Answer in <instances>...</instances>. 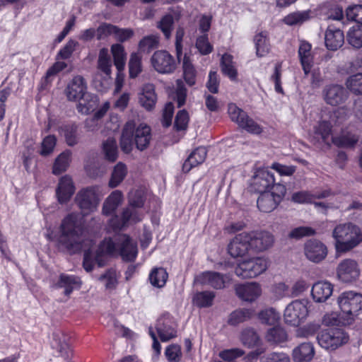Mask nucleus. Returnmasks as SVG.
I'll return each mask as SVG.
<instances>
[{
    "label": "nucleus",
    "mask_w": 362,
    "mask_h": 362,
    "mask_svg": "<svg viewBox=\"0 0 362 362\" xmlns=\"http://www.w3.org/2000/svg\"><path fill=\"white\" fill-rule=\"evenodd\" d=\"M119 251L123 260L134 261L137 255V246L128 235L119 234L115 237V241L111 238L105 239L98 246L95 255L89 249L85 251L83 266L86 272L92 271L94 264L99 267L105 264L106 257Z\"/></svg>",
    "instance_id": "f257e3e1"
},
{
    "label": "nucleus",
    "mask_w": 362,
    "mask_h": 362,
    "mask_svg": "<svg viewBox=\"0 0 362 362\" xmlns=\"http://www.w3.org/2000/svg\"><path fill=\"white\" fill-rule=\"evenodd\" d=\"M59 243L71 253L77 252L83 249L81 235L83 226L78 214H71L66 216L61 224Z\"/></svg>",
    "instance_id": "f03ea898"
},
{
    "label": "nucleus",
    "mask_w": 362,
    "mask_h": 362,
    "mask_svg": "<svg viewBox=\"0 0 362 362\" xmlns=\"http://www.w3.org/2000/svg\"><path fill=\"white\" fill-rule=\"evenodd\" d=\"M87 88L85 78L77 75L68 82L64 90V94L69 101L78 102L82 99L88 101L87 103H79L77 105L78 111L85 115L93 111L98 102L97 97L89 94Z\"/></svg>",
    "instance_id": "7ed1b4c3"
},
{
    "label": "nucleus",
    "mask_w": 362,
    "mask_h": 362,
    "mask_svg": "<svg viewBox=\"0 0 362 362\" xmlns=\"http://www.w3.org/2000/svg\"><path fill=\"white\" fill-rule=\"evenodd\" d=\"M334 247L337 252H346L362 242L360 228L351 223H339L332 230Z\"/></svg>",
    "instance_id": "20e7f679"
},
{
    "label": "nucleus",
    "mask_w": 362,
    "mask_h": 362,
    "mask_svg": "<svg viewBox=\"0 0 362 362\" xmlns=\"http://www.w3.org/2000/svg\"><path fill=\"white\" fill-rule=\"evenodd\" d=\"M145 201V192L143 189L132 190L129 194L130 206L124 209L122 216H115L110 221V226L114 229H121L129 223H136L141 220L134 207H142Z\"/></svg>",
    "instance_id": "39448f33"
},
{
    "label": "nucleus",
    "mask_w": 362,
    "mask_h": 362,
    "mask_svg": "<svg viewBox=\"0 0 362 362\" xmlns=\"http://www.w3.org/2000/svg\"><path fill=\"white\" fill-rule=\"evenodd\" d=\"M337 303L344 318V325H349L362 311V294L354 291H345L337 298Z\"/></svg>",
    "instance_id": "423d86ee"
},
{
    "label": "nucleus",
    "mask_w": 362,
    "mask_h": 362,
    "mask_svg": "<svg viewBox=\"0 0 362 362\" xmlns=\"http://www.w3.org/2000/svg\"><path fill=\"white\" fill-rule=\"evenodd\" d=\"M269 265V261L266 257L250 258L240 262L235 269V273L242 279L255 278L263 274Z\"/></svg>",
    "instance_id": "0eeeda50"
},
{
    "label": "nucleus",
    "mask_w": 362,
    "mask_h": 362,
    "mask_svg": "<svg viewBox=\"0 0 362 362\" xmlns=\"http://www.w3.org/2000/svg\"><path fill=\"white\" fill-rule=\"evenodd\" d=\"M286 192V187L281 184L274 185L270 192H264L259 194L257 205L259 211L270 213L280 204Z\"/></svg>",
    "instance_id": "6e6552de"
},
{
    "label": "nucleus",
    "mask_w": 362,
    "mask_h": 362,
    "mask_svg": "<svg viewBox=\"0 0 362 362\" xmlns=\"http://www.w3.org/2000/svg\"><path fill=\"white\" fill-rule=\"evenodd\" d=\"M228 112L230 119L246 132L253 134L262 133V127L235 103H230L228 105Z\"/></svg>",
    "instance_id": "1a4fd4ad"
},
{
    "label": "nucleus",
    "mask_w": 362,
    "mask_h": 362,
    "mask_svg": "<svg viewBox=\"0 0 362 362\" xmlns=\"http://www.w3.org/2000/svg\"><path fill=\"white\" fill-rule=\"evenodd\" d=\"M320 346L327 350H335L349 341L348 334L341 329H327L318 334L317 337Z\"/></svg>",
    "instance_id": "9d476101"
},
{
    "label": "nucleus",
    "mask_w": 362,
    "mask_h": 362,
    "mask_svg": "<svg viewBox=\"0 0 362 362\" xmlns=\"http://www.w3.org/2000/svg\"><path fill=\"white\" fill-rule=\"evenodd\" d=\"M308 315V301L306 300H295L285 308L284 321L292 326H298Z\"/></svg>",
    "instance_id": "9b49d317"
},
{
    "label": "nucleus",
    "mask_w": 362,
    "mask_h": 362,
    "mask_svg": "<svg viewBox=\"0 0 362 362\" xmlns=\"http://www.w3.org/2000/svg\"><path fill=\"white\" fill-rule=\"evenodd\" d=\"M76 202L84 215L95 211L100 202L95 187H87L78 192Z\"/></svg>",
    "instance_id": "f8f14e48"
},
{
    "label": "nucleus",
    "mask_w": 362,
    "mask_h": 362,
    "mask_svg": "<svg viewBox=\"0 0 362 362\" xmlns=\"http://www.w3.org/2000/svg\"><path fill=\"white\" fill-rule=\"evenodd\" d=\"M230 281V276L228 274H221L216 272H204L194 277V283L208 286L215 289H222L226 284Z\"/></svg>",
    "instance_id": "ddd939ff"
},
{
    "label": "nucleus",
    "mask_w": 362,
    "mask_h": 362,
    "mask_svg": "<svg viewBox=\"0 0 362 362\" xmlns=\"http://www.w3.org/2000/svg\"><path fill=\"white\" fill-rule=\"evenodd\" d=\"M322 97L327 104L338 106L346 101L349 93L342 86L332 83L324 87Z\"/></svg>",
    "instance_id": "4468645a"
},
{
    "label": "nucleus",
    "mask_w": 362,
    "mask_h": 362,
    "mask_svg": "<svg viewBox=\"0 0 362 362\" xmlns=\"http://www.w3.org/2000/svg\"><path fill=\"white\" fill-rule=\"evenodd\" d=\"M151 64L154 69L160 74L172 73L176 67L173 57L165 50H158L151 57Z\"/></svg>",
    "instance_id": "2eb2a0df"
},
{
    "label": "nucleus",
    "mask_w": 362,
    "mask_h": 362,
    "mask_svg": "<svg viewBox=\"0 0 362 362\" xmlns=\"http://www.w3.org/2000/svg\"><path fill=\"white\" fill-rule=\"evenodd\" d=\"M276 184L273 173L266 169H259L252 177L251 187L255 192L262 194L272 191L273 186Z\"/></svg>",
    "instance_id": "dca6fc26"
},
{
    "label": "nucleus",
    "mask_w": 362,
    "mask_h": 362,
    "mask_svg": "<svg viewBox=\"0 0 362 362\" xmlns=\"http://www.w3.org/2000/svg\"><path fill=\"white\" fill-rule=\"evenodd\" d=\"M339 279L345 283L356 281L360 275V269L356 261L352 259L342 260L337 268Z\"/></svg>",
    "instance_id": "f3484780"
},
{
    "label": "nucleus",
    "mask_w": 362,
    "mask_h": 362,
    "mask_svg": "<svg viewBox=\"0 0 362 362\" xmlns=\"http://www.w3.org/2000/svg\"><path fill=\"white\" fill-rule=\"evenodd\" d=\"M250 249L257 252L267 250L274 243L273 235L264 230H255L247 233Z\"/></svg>",
    "instance_id": "a211bd4d"
},
{
    "label": "nucleus",
    "mask_w": 362,
    "mask_h": 362,
    "mask_svg": "<svg viewBox=\"0 0 362 362\" xmlns=\"http://www.w3.org/2000/svg\"><path fill=\"white\" fill-rule=\"evenodd\" d=\"M250 249L247 232L236 235L230 242L228 246L229 255L234 257H240L245 255Z\"/></svg>",
    "instance_id": "6ab92c4d"
},
{
    "label": "nucleus",
    "mask_w": 362,
    "mask_h": 362,
    "mask_svg": "<svg viewBox=\"0 0 362 362\" xmlns=\"http://www.w3.org/2000/svg\"><path fill=\"white\" fill-rule=\"evenodd\" d=\"M235 290L238 298L247 302L256 300L262 294V286L257 282L238 284Z\"/></svg>",
    "instance_id": "aec40b11"
},
{
    "label": "nucleus",
    "mask_w": 362,
    "mask_h": 362,
    "mask_svg": "<svg viewBox=\"0 0 362 362\" xmlns=\"http://www.w3.org/2000/svg\"><path fill=\"white\" fill-rule=\"evenodd\" d=\"M344 42V35L341 30V26L335 27L333 24H329L325 36L326 47L329 50L335 51L340 48Z\"/></svg>",
    "instance_id": "412c9836"
},
{
    "label": "nucleus",
    "mask_w": 362,
    "mask_h": 362,
    "mask_svg": "<svg viewBox=\"0 0 362 362\" xmlns=\"http://www.w3.org/2000/svg\"><path fill=\"white\" fill-rule=\"evenodd\" d=\"M157 333L163 342L168 341L177 336V331L169 315L160 317L156 323Z\"/></svg>",
    "instance_id": "4be33fe9"
},
{
    "label": "nucleus",
    "mask_w": 362,
    "mask_h": 362,
    "mask_svg": "<svg viewBox=\"0 0 362 362\" xmlns=\"http://www.w3.org/2000/svg\"><path fill=\"white\" fill-rule=\"evenodd\" d=\"M305 254L309 260L313 262H320L326 257L327 249L320 241L309 240L305 245Z\"/></svg>",
    "instance_id": "5701e85b"
},
{
    "label": "nucleus",
    "mask_w": 362,
    "mask_h": 362,
    "mask_svg": "<svg viewBox=\"0 0 362 362\" xmlns=\"http://www.w3.org/2000/svg\"><path fill=\"white\" fill-rule=\"evenodd\" d=\"M74 192L75 187L72 179L68 175L61 177L56 189V194L59 202L64 204L69 201Z\"/></svg>",
    "instance_id": "b1692460"
},
{
    "label": "nucleus",
    "mask_w": 362,
    "mask_h": 362,
    "mask_svg": "<svg viewBox=\"0 0 362 362\" xmlns=\"http://www.w3.org/2000/svg\"><path fill=\"white\" fill-rule=\"evenodd\" d=\"M333 285L327 281H317L313 284L311 294L313 300L317 303L325 302L333 293Z\"/></svg>",
    "instance_id": "393cba45"
},
{
    "label": "nucleus",
    "mask_w": 362,
    "mask_h": 362,
    "mask_svg": "<svg viewBox=\"0 0 362 362\" xmlns=\"http://www.w3.org/2000/svg\"><path fill=\"white\" fill-rule=\"evenodd\" d=\"M133 136L136 148L140 151L146 149L151 140L150 127L141 124L136 128L134 127Z\"/></svg>",
    "instance_id": "a878e982"
},
{
    "label": "nucleus",
    "mask_w": 362,
    "mask_h": 362,
    "mask_svg": "<svg viewBox=\"0 0 362 362\" xmlns=\"http://www.w3.org/2000/svg\"><path fill=\"white\" fill-rule=\"evenodd\" d=\"M157 101V95L155 92V86L152 83L145 84L139 95L140 105L146 110L154 108Z\"/></svg>",
    "instance_id": "bb28decb"
},
{
    "label": "nucleus",
    "mask_w": 362,
    "mask_h": 362,
    "mask_svg": "<svg viewBox=\"0 0 362 362\" xmlns=\"http://www.w3.org/2000/svg\"><path fill=\"white\" fill-rule=\"evenodd\" d=\"M315 356L314 346L311 343L304 342L293 349L292 351L294 362H310Z\"/></svg>",
    "instance_id": "cd10ccee"
},
{
    "label": "nucleus",
    "mask_w": 362,
    "mask_h": 362,
    "mask_svg": "<svg viewBox=\"0 0 362 362\" xmlns=\"http://www.w3.org/2000/svg\"><path fill=\"white\" fill-rule=\"evenodd\" d=\"M207 151L206 148L200 146L197 148L188 156L182 165V170L188 173L192 168L202 164L206 159Z\"/></svg>",
    "instance_id": "c85d7f7f"
},
{
    "label": "nucleus",
    "mask_w": 362,
    "mask_h": 362,
    "mask_svg": "<svg viewBox=\"0 0 362 362\" xmlns=\"http://www.w3.org/2000/svg\"><path fill=\"white\" fill-rule=\"evenodd\" d=\"M81 286V280L78 276L62 274L59 276V281L56 284L57 288L64 289V293L69 296L74 289H78Z\"/></svg>",
    "instance_id": "c756f323"
},
{
    "label": "nucleus",
    "mask_w": 362,
    "mask_h": 362,
    "mask_svg": "<svg viewBox=\"0 0 362 362\" xmlns=\"http://www.w3.org/2000/svg\"><path fill=\"white\" fill-rule=\"evenodd\" d=\"M298 55L303 70L308 75L311 70L313 64V58L311 54V45L307 42H302L298 49Z\"/></svg>",
    "instance_id": "7c9ffc66"
},
{
    "label": "nucleus",
    "mask_w": 362,
    "mask_h": 362,
    "mask_svg": "<svg viewBox=\"0 0 362 362\" xmlns=\"http://www.w3.org/2000/svg\"><path fill=\"white\" fill-rule=\"evenodd\" d=\"M265 339L272 344L281 345L288 341V334L284 327L276 326L267 330Z\"/></svg>",
    "instance_id": "2f4dec72"
},
{
    "label": "nucleus",
    "mask_w": 362,
    "mask_h": 362,
    "mask_svg": "<svg viewBox=\"0 0 362 362\" xmlns=\"http://www.w3.org/2000/svg\"><path fill=\"white\" fill-rule=\"evenodd\" d=\"M134 129V122L133 121L127 122L123 129L120 139V147L126 153H129L133 146V132Z\"/></svg>",
    "instance_id": "473e14b6"
},
{
    "label": "nucleus",
    "mask_w": 362,
    "mask_h": 362,
    "mask_svg": "<svg viewBox=\"0 0 362 362\" xmlns=\"http://www.w3.org/2000/svg\"><path fill=\"white\" fill-rule=\"evenodd\" d=\"M122 199L123 195L120 191H113L103 203V214L106 216L112 214L121 204Z\"/></svg>",
    "instance_id": "72a5a7b5"
},
{
    "label": "nucleus",
    "mask_w": 362,
    "mask_h": 362,
    "mask_svg": "<svg viewBox=\"0 0 362 362\" xmlns=\"http://www.w3.org/2000/svg\"><path fill=\"white\" fill-rule=\"evenodd\" d=\"M52 346L54 349H56L60 355L66 360L69 359L72 355V351L66 341V337L60 333L55 332L53 334Z\"/></svg>",
    "instance_id": "f704fd0d"
},
{
    "label": "nucleus",
    "mask_w": 362,
    "mask_h": 362,
    "mask_svg": "<svg viewBox=\"0 0 362 362\" xmlns=\"http://www.w3.org/2000/svg\"><path fill=\"white\" fill-rule=\"evenodd\" d=\"M215 297L216 295L214 291H199L193 296L192 303L199 308H209L212 306Z\"/></svg>",
    "instance_id": "c9c22d12"
},
{
    "label": "nucleus",
    "mask_w": 362,
    "mask_h": 362,
    "mask_svg": "<svg viewBox=\"0 0 362 362\" xmlns=\"http://www.w3.org/2000/svg\"><path fill=\"white\" fill-rule=\"evenodd\" d=\"M256 54L259 57L266 56L270 50V45L266 32H260L254 37Z\"/></svg>",
    "instance_id": "e433bc0d"
},
{
    "label": "nucleus",
    "mask_w": 362,
    "mask_h": 362,
    "mask_svg": "<svg viewBox=\"0 0 362 362\" xmlns=\"http://www.w3.org/2000/svg\"><path fill=\"white\" fill-rule=\"evenodd\" d=\"M168 274L163 267L153 268L148 276L151 284L156 288H163L168 280Z\"/></svg>",
    "instance_id": "4c0bfd02"
},
{
    "label": "nucleus",
    "mask_w": 362,
    "mask_h": 362,
    "mask_svg": "<svg viewBox=\"0 0 362 362\" xmlns=\"http://www.w3.org/2000/svg\"><path fill=\"white\" fill-rule=\"evenodd\" d=\"M315 138L329 145V138L332 134V124L328 121H320L314 127Z\"/></svg>",
    "instance_id": "58836bf2"
},
{
    "label": "nucleus",
    "mask_w": 362,
    "mask_h": 362,
    "mask_svg": "<svg viewBox=\"0 0 362 362\" xmlns=\"http://www.w3.org/2000/svg\"><path fill=\"white\" fill-rule=\"evenodd\" d=\"M111 52L114 59V64L119 71L124 69L127 54L124 51V47L120 44H115L111 47Z\"/></svg>",
    "instance_id": "ea45409f"
},
{
    "label": "nucleus",
    "mask_w": 362,
    "mask_h": 362,
    "mask_svg": "<svg viewBox=\"0 0 362 362\" xmlns=\"http://www.w3.org/2000/svg\"><path fill=\"white\" fill-rule=\"evenodd\" d=\"M127 174L126 165L122 163H118L113 168L111 177L109 181V187L111 188L117 187L124 180Z\"/></svg>",
    "instance_id": "a19ab883"
},
{
    "label": "nucleus",
    "mask_w": 362,
    "mask_h": 362,
    "mask_svg": "<svg viewBox=\"0 0 362 362\" xmlns=\"http://www.w3.org/2000/svg\"><path fill=\"white\" fill-rule=\"evenodd\" d=\"M71 152L65 151L60 153L55 159L52 172L54 175H59L66 171L69 165Z\"/></svg>",
    "instance_id": "79ce46f5"
},
{
    "label": "nucleus",
    "mask_w": 362,
    "mask_h": 362,
    "mask_svg": "<svg viewBox=\"0 0 362 362\" xmlns=\"http://www.w3.org/2000/svg\"><path fill=\"white\" fill-rule=\"evenodd\" d=\"M222 72L230 80L234 81L237 78V70L234 66L233 56L229 54H224L221 60Z\"/></svg>",
    "instance_id": "37998d69"
},
{
    "label": "nucleus",
    "mask_w": 362,
    "mask_h": 362,
    "mask_svg": "<svg viewBox=\"0 0 362 362\" xmlns=\"http://www.w3.org/2000/svg\"><path fill=\"white\" fill-rule=\"evenodd\" d=\"M347 40L355 48L362 47V25H356L349 29Z\"/></svg>",
    "instance_id": "c03bdc74"
},
{
    "label": "nucleus",
    "mask_w": 362,
    "mask_h": 362,
    "mask_svg": "<svg viewBox=\"0 0 362 362\" xmlns=\"http://www.w3.org/2000/svg\"><path fill=\"white\" fill-rule=\"evenodd\" d=\"M119 275L116 270L110 269L99 277V280L104 284L106 289H115L118 284Z\"/></svg>",
    "instance_id": "a18cd8bd"
},
{
    "label": "nucleus",
    "mask_w": 362,
    "mask_h": 362,
    "mask_svg": "<svg viewBox=\"0 0 362 362\" xmlns=\"http://www.w3.org/2000/svg\"><path fill=\"white\" fill-rule=\"evenodd\" d=\"M358 141V137L351 133L344 134L339 136L332 137V142L339 146L348 148L354 146Z\"/></svg>",
    "instance_id": "49530a36"
},
{
    "label": "nucleus",
    "mask_w": 362,
    "mask_h": 362,
    "mask_svg": "<svg viewBox=\"0 0 362 362\" xmlns=\"http://www.w3.org/2000/svg\"><path fill=\"white\" fill-rule=\"evenodd\" d=\"M310 18V11H296L288 14L284 17L283 21L288 25H294L301 24L308 20Z\"/></svg>",
    "instance_id": "de8ad7c7"
},
{
    "label": "nucleus",
    "mask_w": 362,
    "mask_h": 362,
    "mask_svg": "<svg viewBox=\"0 0 362 362\" xmlns=\"http://www.w3.org/2000/svg\"><path fill=\"white\" fill-rule=\"evenodd\" d=\"M252 315V310L250 309H238L233 311L229 317L228 323L236 325L250 319Z\"/></svg>",
    "instance_id": "09e8293b"
},
{
    "label": "nucleus",
    "mask_w": 362,
    "mask_h": 362,
    "mask_svg": "<svg viewBox=\"0 0 362 362\" xmlns=\"http://www.w3.org/2000/svg\"><path fill=\"white\" fill-rule=\"evenodd\" d=\"M346 88L356 95H362V74L350 76L346 81Z\"/></svg>",
    "instance_id": "8fccbe9b"
},
{
    "label": "nucleus",
    "mask_w": 362,
    "mask_h": 362,
    "mask_svg": "<svg viewBox=\"0 0 362 362\" xmlns=\"http://www.w3.org/2000/svg\"><path fill=\"white\" fill-rule=\"evenodd\" d=\"M159 37L155 35H151L144 37L139 43V49L143 52H150L158 47Z\"/></svg>",
    "instance_id": "3c124183"
},
{
    "label": "nucleus",
    "mask_w": 362,
    "mask_h": 362,
    "mask_svg": "<svg viewBox=\"0 0 362 362\" xmlns=\"http://www.w3.org/2000/svg\"><path fill=\"white\" fill-rule=\"evenodd\" d=\"M240 340L245 346L252 348L257 345L259 337L253 329L247 328L243 331Z\"/></svg>",
    "instance_id": "603ef678"
},
{
    "label": "nucleus",
    "mask_w": 362,
    "mask_h": 362,
    "mask_svg": "<svg viewBox=\"0 0 362 362\" xmlns=\"http://www.w3.org/2000/svg\"><path fill=\"white\" fill-rule=\"evenodd\" d=\"M182 68L185 80L189 86L194 85L195 83V70L189 58L186 55L184 56L182 59Z\"/></svg>",
    "instance_id": "864d4df0"
},
{
    "label": "nucleus",
    "mask_w": 362,
    "mask_h": 362,
    "mask_svg": "<svg viewBox=\"0 0 362 362\" xmlns=\"http://www.w3.org/2000/svg\"><path fill=\"white\" fill-rule=\"evenodd\" d=\"M103 148L106 159L112 162L116 160L117 158V146L114 139L108 138L103 143Z\"/></svg>",
    "instance_id": "5fc2aeb1"
},
{
    "label": "nucleus",
    "mask_w": 362,
    "mask_h": 362,
    "mask_svg": "<svg viewBox=\"0 0 362 362\" xmlns=\"http://www.w3.org/2000/svg\"><path fill=\"white\" fill-rule=\"evenodd\" d=\"M111 59L108 54V50L103 48L100 50L98 57V68L107 75L111 74Z\"/></svg>",
    "instance_id": "6e6d98bb"
},
{
    "label": "nucleus",
    "mask_w": 362,
    "mask_h": 362,
    "mask_svg": "<svg viewBox=\"0 0 362 362\" xmlns=\"http://www.w3.org/2000/svg\"><path fill=\"white\" fill-rule=\"evenodd\" d=\"M142 70L141 57L138 53H132L129 62V72L131 78H136Z\"/></svg>",
    "instance_id": "4d7b16f0"
},
{
    "label": "nucleus",
    "mask_w": 362,
    "mask_h": 362,
    "mask_svg": "<svg viewBox=\"0 0 362 362\" xmlns=\"http://www.w3.org/2000/svg\"><path fill=\"white\" fill-rule=\"evenodd\" d=\"M164 354L168 362H180L182 357L181 346L176 344L168 346Z\"/></svg>",
    "instance_id": "13d9d810"
},
{
    "label": "nucleus",
    "mask_w": 362,
    "mask_h": 362,
    "mask_svg": "<svg viewBox=\"0 0 362 362\" xmlns=\"http://www.w3.org/2000/svg\"><path fill=\"white\" fill-rule=\"evenodd\" d=\"M174 23V19L172 15L164 16L158 24V28L163 32L165 37L168 40L171 37V31Z\"/></svg>",
    "instance_id": "bf43d9fd"
},
{
    "label": "nucleus",
    "mask_w": 362,
    "mask_h": 362,
    "mask_svg": "<svg viewBox=\"0 0 362 362\" xmlns=\"http://www.w3.org/2000/svg\"><path fill=\"white\" fill-rule=\"evenodd\" d=\"M259 318L263 323L273 325L279 319V314L274 308H268L259 313Z\"/></svg>",
    "instance_id": "052dcab7"
},
{
    "label": "nucleus",
    "mask_w": 362,
    "mask_h": 362,
    "mask_svg": "<svg viewBox=\"0 0 362 362\" xmlns=\"http://www.w3.org/2000/svg\"><path fill=\"white\" fill-rule=\"evenodd\" d=\"M116 25L110 23H103L96 30L97 40H100L108 37L110 35L115 36Z\"/></svg>",
    "instance_id": "680f3d73"
},
{
    "label": "nucleus",
    "mask_w": 362,
    "mask_h": 362,
    "mask_svg": "<svg viewBox=\"0 0 362 362\" xmlns=\"http://www.w3.org/2000/svg\"><path fill=\"white\" fill-rule=\"evenodd\" d=\"M347 21H354L362 25V5H353L346 10Z\"/></svg>",
    "instance_id": "e2e57ef3"
},
{
    "label": "nucleus",
    "mask_w": 362,
    "mask_h": 362,
    "mask_svg": "<svg viewBox=\"0 0 362 362\" xmlns=\"http://www.w3.org/2000/svg\"><path fill=\"white\" fill-rule=\"evenodd\" d=\"M57 139L53 135L46 136L42 141L40 155L46 156L52 153L56 146Z\"/></svg>",
    "instance_id": "0e129e2a"
},
{
    "label": "nucleus",
    "mask_w": 362,
    "mask_h": 362,
    "mask_svg": "<svg viewBox=\"0 0 362 362\" xmlns=\"http://www.w3.org/2000/svg\"><path fill=\"white\" fill-rule=\"evenodd\" d=\"M327 19L328 21H336L338 24L341 25V28L344 27L346 24L343 14V9L341 7L338 6H334L329 10Z\"/></svg>",
    "instance_id": "69168bd1"
},
{
    "label": "nucleus",
    "mask_w": 362,
    "mask_h": 362,
    "mask_svg": "<svg viewBox=\"0 0 362 362\" xmlns=\"http://www.w3.org/2000/svg\"><path fill=\"white\" fill-rule=\"evenodd\" d=\"M196 47L204 55L211 53L213 50V47L209 42L207 35H204L197 39Z\"/></svg>",
    "instance_id": "338daca9"
},
{
    "label": "nucleus",
    "mask_w": 362,
    "mask_h": 362,
    "mask_svg": "<svg viewBox=\"0 0 362 362\" xmlns=\"http://www.w3.org/2000/svg\"><path fill=\"white\" fill-rule=\"evenodd\" d=\"M260 362H291L289 356L284 352H272L260 359Z\"/></svg>",
    "instance_id": "774afa93"
}]
</instances>
